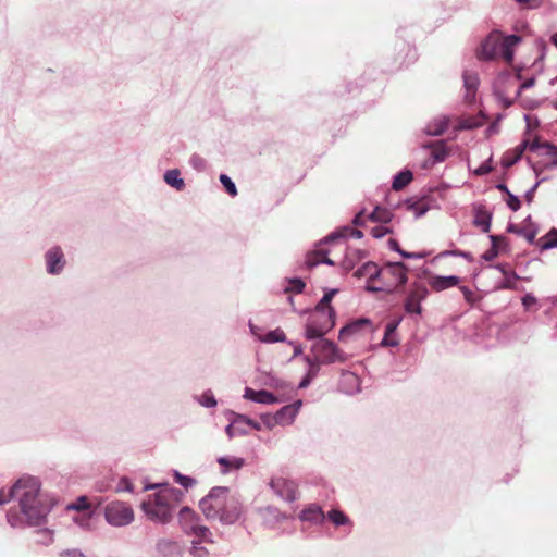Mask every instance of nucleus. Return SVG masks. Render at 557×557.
<instances>
[{
	"instance_id": "42",
	"label": "nucleus",
	"mask_w": 557,
	"mask_h": 557,
	"mask_svg": "<svg viewBox=\"0 0 557 557\" xmlns=\"http://www.w3.org/2000/svg\"><path fill=\"white\" fill-rule=\"evenodd\" d=\"M305 361L309 367L308 373L311 376H317L322 363L314 356H305Z\"/></svg>"
},
{
	"instance_id": "33",
	"label": "nucleus",
	"mask_w": 557,
	"mask_h": 557,
	"mask_svg": "<svg viewBox=\"0 0 557 557\" xmlns=\"http://www.w3.org/2000/svg\"><path fill=\"white\" fill-rule=\"evenodd\" d=\"M492 214L485 210H478L474 215L473 223L480 227L483 233H488L491 230Z\"/></svg>"
},
{
	"instance_id": "30",
	"label": "nucleus",
	"mask_w": 557,
	"mask_h": 557,
	"mask_svg": "<svg viewBox=\"0 0 557 557\" xmlns=\"http://www.w3.org/2000/svg\"><path fill=\"white\" fill-rule=\"evenodd\" d=\"M527 145L528 141L524 140L516 148L513 152H507L502 159V165L508 169L512 166L516 162H518L521 159L523 151L527 148Z\"/></svg>"
},
{
	"instance_id": "25",
	"label": "nucleus",
	"mask_w": 557,
	"mask_h": 557,
	"mask_svg": "<svg viewBox=\"0 0 557 557\" xmlns=\"http://www.w3.org/2000/svg\"><path fill=\"white\" fill-rule=\"evenodd\" d=\"M449 119L445 115H441L430 121L426 124L424 132L430 136H440L447 129Z\"/></svg>"
},
{
	"instance_id": "1",
	"label": "nucleus",
	"mask_w": 557,
	"mask_h": 557,
	"mask_svg": "<svg viewBox=\"0 0 557 557\" xmlns=\"http://www.w3.org/2000/svg\"><path fill=\"white\" fill-rule=\"evenodd\" d=\"M39 492L40 482L37 478L22 476L8 491L0 490V506L17 497L24 515L30 522L38 523L49 512V507L39 498Z\"/></svg>"
},
{
	"instance_id": "7",
	"label": "nucleus",
	"mask_w": 557,
	"mask_h": 557,
	"mask_svg": "<svg viewBox=\"0 0 557 557\" xmlns=\"http://www.w3.org/2000/svg\"><path fill=\"white\" fill-rule=\"evenodd\" d=\"M408 268L403 262H388L381 268V278L388 280L386 288L393 292L395 287L406 284Z\"/></svg>"
},
{
	"instance_id": "34",
	"label": "nucleus",
	"mask_w": 557,
	"mask_h": 557,
	"mask_svg": "<svg viewBox=\"0 0 557 557\" xmlns=\"http://www.w3.org/2000/svg\"><path fill=\"white\" fill-rule=\"evenodd\" d=\"M157 550L164 556H173L181 554L180 545L176 542L166 539L160 540L157 543Z\"/></svg>"
},
{
	"instance_id": "53",
	"label": "nucleus",
	"mask_w": 557,
	"mask_h": 557,
	"mask_svg": "<svg viewBox=\"0 0 557 557\" xmlns=\"http://www.w3.org/2000/svg\"><path fill=\"white\" fill-rule=\"evenodd\" d=\"M521 40L518 35H509L506 36L502 41L499 40V46H504L507 48L513 49V47Z\"/></svg>"
},
{
	"instance_id": "48",
	"label": "nucleus",
	"mask_w": 557,
	"mask_h": 557,
	"mask_svg": "<svg viewBox=\"0 0 557 557\" xmlns=\"http://www.w3.org/2000/svg\"><path fill=\"white\" fill-rule=\"evenodd\" d=\"M264 515H265V516H264V518H265V520H267V521H270V520H271V521L278 522V521H281V520L285 519V516H284V515H282V513L280 512V510H278V509H276V508H274V507H268V508H265V510H264Z\"/></svg>"
},
{
	"instance_id": "51",
	"label": "nucleus",
	"mask_w": 557,
	"mask_h": 557,
	"mask_svg": "<svg viewBox=\"0 0 557 557\" xmlns=\"http://www.w3.org/2000/svg\"><path fill=\"white\" fill-rule=\"evenodd\" d=\"M492 158L483 162L478 169L474 170V175L476 176H483L492 172L493 166L491 165Z\"/></svg>"
},
{
	"instance_id": "19",
	"label": "nucleus",
	"mask_w": 557,
	"mask_h": 557,
	"mask_svg": "<svg viewBox=\"0 0 557 557\" xmlns=\"http://www.w3.org/2000/svg\"><path fill=\"white\" fill-rule=\"evenodd\" d=\"M299 518L304 522L321 524L325 520V515L320 506L311 504L301 510Z\"/></svg>"
},
{
	"instance_id": "61",
	"label": "nucleus",
	"mask_w": 557,
	"mask_h": 557,
	"mask_svg": "<svg viewBox=\"0 0 557 557\" xmlns=\"http://www.w3.org/2000/svg\"><path fill=\"white\" fill-rule=\"evenodd\" d=\"M490 240L492 243L491 247L498 248L500 250V243L507 244V238L505 236L499 235H490Z\"/></svg>"
},
{
	"instance_id": "41",
	"label": "nucleus",
	"mask_w": 557,
	"mask_h": 557,
	"mask_svg": "<svg viewBox=\"0 0 557 557\" xmlns=\"http://www.w3.org/2000/svg\"><path fill=\"white\" fill-rule=\"evenodd\" d=\"M448 256L461 257V258L466 259L468 262H473V260H474L473 256L471 255V252L459 250V249L445 250V251H442L438 255L440 258H445V257H448Z\"/></svg>"
},
{
	"instance_id": "15",
	"label": "nucleus",
	"mask_w": 557,
	"mask_h": 557,
	"mask_svg": "<svg viewBox=\"0 0 557 557\" xmlns=\"http://www.w3.org/2000/svg\"><path fill=\"white\" fill-rule=\"evenodd\" d=\"M463 87L466 89L465 99L471 103L475 99V94L480 84L479 76L474 71H465L462 74Z\"/></svg>"
},
{
	"instance_id": "55",
	"label": "nucleus",
	"mask_w": 557,
	"mask_h": 557,
	"mask_svg": "<svg viewBox=\"0 0 557 557\" xmlns=\"http://www.w3.org/2000/svg\"><path fill=\"white\" fill-rule=\"evenodd\" d=\"M116 490L119 492H129V493H133L134 492V485H133V483L127 478H122L119 481V483H117Z\"/></svg>"
},
{
	"instance_id": "45",
	"label": "nucleus",
	"mask_w": 557,
	"mask_h": 557,
	"mask_svg": "<svg viewBox=\"0 0 557 557\" xmlns=\"http://www.w3.org/2000/svg\"><path fill=\"white\" fill-rule=\"evenodd\" d=\"M89 508V503L86 496H81L76 499V502L69 504L66 509L69 510H87Z\"/></svg>"
},
{
	"instance_id": "37",
	"label": "nucleus",
	"mask_w": 557,
	"mask_h": 557,
	"mask_svg": "<svg viewBox=\"0 0 557 557\" xmlns=\"http://www.w3.org/2000/svg\"><path fill=\"white\" fill-rule=\"evenodd\" d=\"M368 219L372 222L388 223L393 219V213L391 210L377 206L369 214Z\"/></svg>"
},
{
	"instance_id": "62",
	"label": "nucleus",
	"mask_w": 557,
	"mask_h": 557,
	"mask_svg": "<svg viewBox=\"0 0 557 557\" xmlns=\"http://www.w3.org/2000/svg\"><path fill=\"white\" fill-rule=\"evenodd\" d=\"M499 52L507 62H511L513 59V49L499 46Z\"/></svg>"
},
{
	"instance_id": "9",
	"label": "nucleus",
	"mask_w": 557,
	"mask_h": 557,
	"mask_svg": "<svg viewBox=\"0 0 557 557\" xmlns=\"http://www.w3.org/2000/svg\"><path fill=\"white\" fill-rule=\"evenodd\" d=\"M180 520L182 522L190 521V525H185L184 528L199 537L200 542L209 541L208 537L211 535L210 530L205 525L196 523L198 517H196L195 512L190 508L183 507L180 510Z\"/></svg>"
},
{
	"instance_id": "64",
	"label": "nucleus",
	"mask_w": 557,
	"mask_h": 557,
	"mask_svg": "<svg viewBox=\"0 0 557 557\" xmlns=\"http://www.w3.org/2000/svg\"><path fill=\"white\" fill-rule=\"evenodd\" d=\"M410 209H412L414 211V214L417 218L424 215L425 212L428 211V207L424 205H420V203H414V205L410 206Z\"/></svg>"
},
{
	"instance_id": "8",
	"label": "nucleus",
	"mask_w": 557,
	"mask_h": 557,
	"mask_svg": "<svg viewBox=\"0 0 557 557\" xmlns=\"http://www.w3.org/2000/svg\"><path fill=\"white\" fill-rule=\"evenodd\" d=\"M429 295V289L423 284L416 283L409 290L405 301L404 310L408 314L420 315L422 312L421 301Z\"/></svg>"
},
{
	"instance_id": "43",
	"label": "nucleus",
	"mask_w": 557,
	"mask_h": 557,
	"mask_svg": "<svg viewBox=\"0 0 557 557\" xmlns=\"http://www.w3.org/2000/svg\"><path fill=\"white\" fill-rule=\"evenodd\" d=\"M220 182L223 185V187L225 188V190L232 197H235L237 195L236 185H235V183L232 181V178L230 176H227L226 174H221L220 175Z\"/></svg>"
},
{
	"instance_id": "22",
	"label": "nucleus",
	"mask_w": 557,
	"mask_h": 557,
	"mask_svg": "<svg viewBox=\"0 0 557 557\" xmlns=\"http://www.w3.org/2000/svg\"><path fill=\"white\" fill-rule=\"evenodd\" d=\"M381 269L375 262L368 261L358 268L355 272V276L362 278L366 277L369 282L381 278Z\"/></svg>"
},
{
	"instance_id": "52",
	"label": "nucleus",
	"mask_w": 557,
	"mask_h": 557,
	"mask_svg": "<svg viewBox=\"0 0 557 557\" xmlns=\"http://www.w3.org/2000/svg\"><path fill=\"white\" fill-rule=\"evenodd\" d=\"M521 40L518 35H509L506 36L502 41L499 40V46H504L507 48L513 49V47Z\"/></svg>"
},
{
	"instance_id": "20",
	"label": "nucleus",
	"mask_w": 557,
	"mask_h": 557,
	"mask_svg": "<svg viewBox=\"0 0 557 557\" xmlns=\"http://www.w3.org/2000/svg\"><path fill=\"white\" fill-rule=\"evenodd\" d=\"M371 321L367 318L357 319L339 330L338 339L345 341L347 337L359 333L363 327L370 326Z\"/></svg>"
},
{
	"instance_id": "39",
	"label": "nucleus",
	"mask_w": 557,
	"mask_h": 557,
	"mask_svg": "<svg viewBox=\"0 0 557 557\" xmlns=\"http://www.w3.org/2000/svg\"><path fill=\"white\" fill-rule=\"evenodd\" d=\"M338 293L337 288H333L327 290L323 297L320 299V301L317 304L314 309H320L321 311L327 310L330 308H333L330 304L333 299V297Z\"/></svg>"
},
{
	"instance_id": "17",
	"label": "nucleus",
	"mask_w": 557,
	"mask_h": 557,
	"mask_svg": "<svg viewBox=\"0 0 557 557\" xmlns=\"http://www.w3.org/2000/svg\"><path fill=\"white\" fill-rule=\"evenodd\" d=\"M460 282V277L457 275H433L429 278V285L436 292H442L447 288L457 286Z\"/></svg>"
},
{
	"instance_id": "10",
	"label": "nucleus",
	"mask_w": 557,
	"mask_h": 557,
	"mask_svg": "<svg viewBox=\"0 0 557 557\" xmlns=\"http://www.w3.org/2000/svg\"><path fill=\"white\" fill-rule=\"evenodd\" d=\"M270 486L276 495L286 502L292 503L297 499V486L294 481L275 478L271 480Z\"/></svg>"
},
{
	"instance_id": "31",
	"label": "nucleus",
	"mask_w": 557,
	"mask_h": 557,
	"mask_svg": "<svg viewBox=\"0 0 557 557\" xmlns=\"http://www.w3.org/2000/svg\"><path fill=\"white\" fill-rule=\"evenodd\" d=\"M164 181L171 187H174L176 190H183L185 188V182L181 177V172L177 169L168 170L164 173Z\"/></svg>"
},
{
	"instance_id": "16",
	"label": "nucleus",
	"mask_w": 557,
	"mask_h": 557,
	"mask_svg": "<svg viewBox=\"0 0 557 557\" xmlns=\"http://www.w3.org/2000/svg\"><path fill=\"white\" fill-rule=\"evenodd\" d=\"M250 332L253 336L258 337L262 343H284L286 342L285 333L282 329L277 327L275 330L269 331L263 336L259 333V327L253 325L251 322L249 323Z\"/></svg>"
},
{
	"instance_id": "23",
	"label": "nucleus",
	"mask_w": 557,
	"mask_h": 557,
	"mask_svg": "<svg viewBox=\"0 0 557 557\" xmlns=\"http://www.w3.org/2000/svg\"><path fill=\"white\" fill-rule=\"evenodd\" d=\"M401 322V318L389 321L385 325L384 337L381 342V346L383 347H396L399 344V341L395 337V333L397 327Z\"/></svg>"
},
{
	"instance_id": "18",
	"label": "nucleus",
	"mask_w": 557,
	"mask_h": 557,
	"mask_svg": "<svg viewBox=\"0 0 557 557\" xmlns=\"http://www.w3.org/2000/svg\"><path fill=\"white\" fill-rule=\"evenodd\" d=\"M244 397L257 404L270 405L278 401L273 393L265 389L255 391L250 387L245 388Z\"/></svg>"
},
{
	"instance_id": "4",
	"label": "nucleus",
	"mask_w": 557,
	"mask_h": 557,
	"mask_svg": "<svg viewBox=\"0 0 557 557\" xmlns=\"http://www.w3.org/2000/svg\"><path fill=\"white\" fill-rule=\"evenodd\" d=\"M317 339L311 347V351L322 364L346 361L345 352L334 342L322 337Z\"/></svg>"
},
{
	"instance_id": "40",
	"label": "nucleus",
	"mask_w": 557,
	"mask_h": 557,
	"mask_svg": "<svg viewBox=\"0 0 557 557\" xmlns=\"http://www.w3.org/2000/svg\"><path fill=\"white\" fill-rule=\"evenodd\" d=\"M327 518L336 525H344L348 523V517L341 510L332 509L327 513Z\"/></svg>"
},
{
	"instance_id": "13",
	"label": "nucleus",
	"mask_w": 557,
	"mask_h": 557,
	"mask_svg": "<svg viewBox=\"0 0 557 557\" xmlns=\"http://www.w3.org/2000/svg\"><path fill=\"white\" fill-rule=\"evenodd\" d=\"M494 268L504 276L503 281L497 284L498 289H518L517 281L521 280V277L513 270H510L507 263H497Z\"/></svg>"
},
{
	"instance_id": "29",
	"label": "nucleus",
	"mask_w": 557,
	"mask_h": 557,
	"mask_svg": "<svg viewBox=\"0 0 557 557\" xmlns=\"http://www.w3.org/2000/svg\"><path fill=\"white\" fill-rule=\"evenodd\" d=\"M507 232L523 236L530 244H532L535 240L537 228L528 226L520 227L516 224L509 223L507 226Z\"/></svg>"
},
{
	"instance_id": "56",
	"label": "nucleus",
	"mask_w": 557,
	"mask_h": 557,
	"mask_svg": "<svg viewBox=\"0 0 557 557\" xmlns=\"http://www.w3.org/2000/svg\"><path fill=\"white\" fill-rule=\"evenodd\" d=\"M389 233H392V230L384 225H377L371 230V234L374 238H382Z\"/></svg>"
},
{
	"instance_id": "47",
	"label": "nucleus",
	"mask_w": 557,
	"mask_h": 557,
	"mask_svg": "<svg viewBox=\"0 0 557 557\" xmlns=\"http://www.w3.org/2000/svg\"><path fill=\"white\" fill-rule=\"evenodd\" d=\"M199 403L206 408H213L216 406V400L213 393L209 389L206 391L199 398Z\"/></svg>"
},
{
	"instance_id": "21",
	"label": "nucleus",
	"mask_w": 557,
	"mask_h": 557,
	"mask_svg": "<svg viewBox=\"0 0 557 557\" xmlns=\"http://www.w3.org/2000/svg\"><path fill=\"white\" fill-rule=\"evenodd\" d=\"M233 419L225 428L228 438L248 434V430L240 426L242 422H248V417L239 413H232Z\"/></svg>"
},
{
	"instance_id": "38",
	"label": "nucleus",
	"mask_w": 557,
	"mask_h": 557,
	"mask_svg": "<svg viewBox=\"0 0 557 557\" xmlns=\"http://www.w3.org/2000/svg\"><path fill=\"white\" fill-rule=\"evenodd\" d=\"M448 153L449 151L443 141H440L438 144L432 147L431 156L434 162L445 161L446 158L448 157Z\"/></svg>"
},
{
	"instance_id": "26",
	"label": "nucleus",
	"mask_w": 557,
	"mask_h": 557,
	"mask_svg": "<svg viewBox=\"0 0 557 557\" xmlns=\"http://www.w3.org/2000/svg\"><path fill=\"white\" fill-rule=\"evenodd\" d=\"M347 237H355V238L359 239V238L363 237V233L360 230L352 228L350 226H344V227L331 233L330 235H327L324 238V243H332V242H335L338 239H344Z\"/></svg>"
},
{
	"instance_id": "59",
	"label": "nucleus",
	"mask_w": 557,
	"mask_h": 557,
	"mask_svg": "<svg viewBox=\"0 0 557 557\" xmlns=\"http://www.w3.org/2000/svg\"><path fill=\"white\" fill-rule=\"evenodd\" d=\"M190 164L197 170H202L205 169L206 162L198 154H193L190 158Z\"/></svg>"
},
{
	"instance_id": "35",
	"label": "nucleus",
	"mask_w": 557,
	"mask_h": 557,
	"mask_svg": "<svg viewBox=\"0 0 557 557\" xmlns=\"http://www.w3.org/2000/svg\"><path fill=\"white\" fill-rule=\"evenodd\" d=\"M412 178L413 174L410 170H403L394 176L392 187L394 190H401L412 181Z\"/></svg>"
},
{
	"instance_id": "2",
	"label": "nucleus",
	"mask_w": 557,
	"mask_h": 557,
	"mask_svg": "<svg viewBox=\"0 0 557 557\" xmlns=\"http://www.w3.org/2000/svg\"><path fill=\"white\" fill-rule=\"evenodd\" d=\"M156 488H159V491L141 503V509L151 521L164 524L171 521L183 497V492L168 483L146 484L144 486V491Z\"/></svg>"
},
{
	"instance_id": "12",
	"label": "nucleus",
	"mask_w": 557,
	"mask_h": 557,
	"mask_svg": "<svg viewBox=\"0 0 557 557\" xmlns=\"http://www.w3.org/2000/svg\"><path fill=\"white\" fill-rule=\"evenodd\" d=\"M499 52V36L497 34L488 35L481 44L478 51V58L483 61L493 60Z\"/></svg>"
},
{
	"instance_id": "50",
	"label": "nucleus",
	"mask_w": 557,
	"mask_h": 557,
	"mask_svg": "<svg viewBox=\"0 0 557 557\" xmlns=\"http://www.w3.org/2000/svg\"><path fill=\"white\" fill-rule=\"evenodd\" d=\"M506 203L510 210L517 212L521 208V201L518 196L512 193L507 196Z\"/></svg>"
},
{
	"instance_id": "54",
	"label": "nucleus",
	"mask_w": 557,
	"mask_h": 557,
	"mask_svg": "<svg viewBox=\"0 0 557 557\" xmlns=\"http://www.w3.org/2000/svg\"><path fill=\"white\" fill-rule=\"evenodd\" d=\"M521 40L518 35H509L506 36L502 41L499 40V46H504L507 48L513 49V47Z\"/></svg>"
},
{
	"instance_id": "63",
	"label": "nucleus",
	"mask_w": 557,
	"mask_h": 557,
	"mask_svg": "<svg viewBox=\"0 0 557 557\" xmlns=\"http://www.w3.org/2000/svg\"><path fill=\"white\" fill-rule=\"evenodd\" d=\"M460 290L467 302L472 304L474 301V293L467 286H460Z\"/></svg>"
},
{
	"instance_id": "57",
	"label": "nucleus",
	"mask_w": 557,
	"mask_h": 557,
	"mask_svg": "<svg viewBox=\"0 0 557 557\" xmlns=\"http://www.w3.org/2000/svg\"><path fill=\"white\" fill-rule=\"evenodd\" d=\"M306 284L300 278H293L289 281V286L287 290H292L295 293H301L305 288Z\"/></svg>"
},
{
	"instance_id": "46",
	"label": "nucleus",
	"mask_w": 557,
	"mask_h": 557,
	"mask_svg": "<svg viewBox=\"0 0 557 557\" xmlns=\"http://www.w3.org/2000/svg\"><path fill=\"white\" fill-rule=\"evenodd\" d=\"M557 247V230L553 228L547 234V239L542 244L541 249L542 250H548Z\"/></svg>"
},
{
	"instance_id": "60",
	"label": "nucleus",
	"mask_w": 557,
	"mask_h": 557,
	"mask_svg": "<svg viewBox=\"0 0 557 557\" xmlns=\"http://www.w3.org/2000/svg\"><path fill=\"white\" fill-rule=\"evenodd\" d=\"M498 253H499L498 248L491 247L482 255V259L485 261H492L498 256Z\"/></svg>"
},
{
	"instance_id": "32",
	"label": "nucleus",
	"mask_w": 557,
	"mask_h": 557,
	"mask_svg": "<svg viewBox=\"0 0 557 557\" xmlns=\"http://www.w3.org/2000/svg\"><path fill=\"white\" fill-rule=\"evenodd\" d=\"M324 244L325 243L323 239L320 242V244H319L320 247L318 249L307 253L306 264L308 268H313V267L321 264V260L323 258L322 255H329V250L322 247Z\"/></svg>"
},
{
	"instance_id": "14",
	"label": "nucleus",
	"mask_w": 557,
	"mask_h": 557,
	"mask_svg": "<svg viewBox=\"0 0 557 557\" xmlns=\"http://www.w3.org/2000/svg\"><path fill=\"white\" fill-rule=\"evenodd\" d=\"M46 263L50 274H58L62 271L65 260L60 247H52L46 252Z\"/></svg>"
},
{
	"instance_id": "36",
	"label": "nucleus",
	"mask_w": 557,
	"mask_h": 557,
	"mask_svg": "<svg viewBox=\"0 0 557 557\" xmlns=\"http://www.w3.org/2000/svg\"><path fill=\"white\" fill-rule=\"evenodd\" d=\"M341 384L346 393H354L358 389L359 377L352 372H344L342 374Z\"/></svg>"
},
{
	"instance_id": "28",
	"label": "nucleus",
	"mask_w": 557,
	"mask_h": 557,
	"mask_svg": "<svg viewBox=\"0 0 557 557\" xmlns=\"http://www.w3.org/2000/svg\"><path fill=\"white\" fill-rule=\"evenodd\" d=\"M20 509H22L20 507ZM45 520V518L38 522V523H33L30 522V520L24 515L23 510H21V512H17L15 510H12L10 509L8 512H7V521L8 523L12 527V528H23L25 524H33V525H39L42 523V521Z\"/></svg>"
},
{
	"instance_id": "3",
	"label": "nucleus",
	"mask_w": 557,
	"mask_h": 557,
	"mask_svg": "<svg viewBox=\"0 0 557 557\" xmlns=\"http://www.w3.org/2000/svg\"><path fill=\"white\" fill-rule=\"evenodd\" d=\"M336 312L334 308L321 311L314 309L309 313L306 323L305 336L307 339H315L322 337L335 325Z\"/></svg>"
},
{
	"instance_id": "6",
	"label": "nucleus",
	"mask_w": 557,
	"mask_h": 557,
	"mask_svg": "<svg viewBox=\"0 0 557 557\" xmlns=\"http://www.w3.org/2000/svg\"><path fill=\"white\" fill-rule=\"evenodd\" d=\"M104 517L111 525L125 527L134 521V511L126 503L114 500L106 506Z\"/></svg>"
},
{
	"instance_id": "11",
	"label": "nucleus",
	"mask_w": 557,
	"mask_h": 557,
	"mask_svg": "<svg viewBox=\"0 0 557 557\" xmlns=\"http://www.w3.org/2000/svg\"><path fill=\"white\" fill-rule=\"evenodd\" d=\"M242 515V503L235 496L227 495L219 521L224 524L235 523Z\"/></svg>"
},
{
	"instance_id": "24",
	"label": "nucleus",
	"mask_w": 557,
	"mask_h": 557,
	"mask_svg": "<svg viewBox=\"0 0 557 557\" xmlns=\"http://www.w3.org/2000/svg\"><path fill=\"white\" fill-rule=\"evenodd\" d=\"M301 401L298 400L294 405H287L282 407L274 416L275 422L278 424L290 423L298 412V408Z\"/></svg>"
},
{
	"instance_id": "58",
	"label": "nucleus",
	"mask_w": 557,
	"mask_h": 557,
	"mask_svg": "<svg viewBox=\"0 0 557 557\" xmlns=\"http://www.w3.org/2000/svg\"><path fill=\"white\" fill-rule=\"evenodd\" d=\"M537 302L536 298L532 294H525L522 297V306L525 310H531L533 306H535Z\"/></svg>"
},
{
	"instance_id": "44",
	"label": "nucleus",
	"mask_w": 557,
	"mask_h": 557,
	"mask_svg": "<svg viewBox=\"0 0 557 557\" xmlns=\"http://www.w3.org/2000/svg\"><path fill=\"white\" fill-rule=\"evenodd\" d=\"M174 478L175 482L178 483L184 488H189L196 484L195 479L187 475H183L178 471H174Z\"/></svg>"
},
{
	"instance_id": "5",
	"label": "nucleus",
	"mask_w": 557,
	"mask_h": 557,
	"mask_svg": "<svg viewBox=\"0 0 557 557\" xmlns=\"http://www.w3.org/2000/svg\"><path fill=\"white\" fill-rule=\"evenodd\" d=\"M227 495H228L227 487H224V486L213 487L209 492V494L207 496H205L199 503V507L202 510L203 515L208 519H218L219 520Z\"/></svg>"
},
{
	"instance_id": "49",
	"label": "nucleus",
	"mask_w": 557,
	"mask_h": 557,
	"mask_svg": "<svg viewBox=\"0 0 557 557\" xmlns=\"http://www.w3.org/2000/svg\"><path fill=\"white\" fill-rule=\"evenodd\" d=\"M550 144L549 141H540L539 138H535L532 143H528L527 147L530 149V151L533 152H540L541 154L545 156V145Z\"/></svg>"
},
{
	"instance_id": "27",
	"label": "nucleus",
	"mask_w": 557,
	"mask_h": 557,
	"mask_svg": "<svg viewBox=\"0 0 557 557\" xmlns=\"http://www.w3.org/2000/svg\"><path fill=\"white\" fill-rule=\"evenodd\" d=\"M218 463L221 466V472L226 474L233 470H239L244 467L245 460L235 456H222L218 458Z\"/></svg>"
}]
</instances>
